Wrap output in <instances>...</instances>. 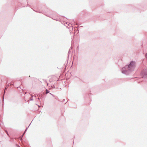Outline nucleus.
I'll list each match as a JSON object with an SVG mask.
<instances>
[{"mask_svg": "<svg viewBox=\"0 0 147 147\" xmlns=\"http://www.w3.org/2000/svg\"><path fill=\"white\" fill-rule=\"evenodd\" d=\"M29 77H30V76Z\"/></svg>", "mask_w": 147, "mask_h": 147, "instance_id": "30", "label": "nucleus"}, {"mask_svg": "<svg viewBox=\"0 0 147 147\" xmlns=\"http://www.w3.org/2000/svg\"><path fill=\"white\" fill-rule=\"evenodd\" d=\"M23 135H22V136H20V140L22 141V137Z\"/></svg>", "mask_w": 147, "mask_h": 147, "instance_id": "9", "label": "nucleus"}, {"mask_svg": "<svg viewBox=\"0 0 147 147\" xmlns=\"http://www.w3.org/2000/svg\"><path fill=\"white\" fill-rule=\"evenodd\" d=\"M7 135L8 136H9V137H10L9 136V134H8V132L7 131Z\"/></svg>", "mask_w": 147, "mask_h": 147, "instance_id": "15", "label": "nucleus"}, {"mask_svg": "<svg viewBox=\"0 0 147 147\" xmlns=\"http://www.w3.org/2000/svg\"><path fill=\"white\" fill-rule=\"evenodd\" d=\"M45 15L47 16H48V17H49L51 18H52L53 19V20H57L55 19H53V18H52L50 16H49L48 14H45Z\"/></svg>", "mask_w": 147, "mask_h": 147, "instance_id": "5", "label": "nucleus"}, {"mask_svg": "<svg viewBox=\"0 0 147 147\" xmlns=\"http://www.w3.org/2000/svg\"><path fill=\"white\" fill-rule=\"evenodd\" d=\"M70 24H71H71L69 23L68 24V25L69 26Z\"/></svg>", "mask_w": 147, "mask_h": 147, "instance_id": "22", "label": "nucleus"}, {"mask_svg": "<svg viewBox=\"0 0 147 147\" xmlns=\"http://www.w3.org/2000/svg\"><path fill=\"white\" fill-rule=\"evenodd\" d=\"M51 87H52L53 88H55V86L53 85V86H51Z\"/></svg>", "mask_w": 147, "mask_h": 147, "instance_id": "12", "label": "nucleus"}, {"mask_svg": "<svg viewBox=\"0 0 147 147\" xmlns=\"http://www.w3.org/2000/svg\"><path fill=\"white\" fill-rule=\"evenodd\" d=\"M145 57L147 59V53L146 54Z\"/></svg>", "mask_w": 147, "mask_h": 147, "instance_id": "14", "label": "nucleus"}, {"mask_svg": "<svg viewBox=\"0 0 147 147\" xmlns=\"http://www.w3.org/2000/svg\"><path fill=\"white\" fill-rule=\"evenodd\" d=\"M16 146L17 147H20L19 145L18 144H16Z\"/></svg>", "mask_w": 147, "mask_h": 147, "instance_id": "13", "label": "nucleus"}, {"mask_svg": "<svg viewBox=\"0 0 147 147\" xmlns=\"http://www.w3.org/2000/svg\"><path fill=\"white\" fill-rule=\"evenodd\" d=\"M10 138L12 140V141H14V138H10Z\"/></svg>", "mask_w": 147, "mask_h": 147, "instance_id": "11", "label": "nucleus"}, {"mask_svg": "<svg viewBox=\"0 0 147 147\" xmlns=\"http://www.w3.org/2000/svg\"><path fill=\"white\" fill-rule=\"evenodd\" d=\"M141 74L143 76V78H147V68L144 69L141 72Z\"/></svg>", "mask_w": 147, "mask_h": 147, "instance_id": "3", "label": "nucleus"}, {"mask_svg": "<svg viewBox=\"0 0 147 147\" xmlns=\"http://www.w3.org/2000/svg\"><path fill=\"white\" fill-rule=\"evenodd\" d=\"M91 93H89V96H90V95H91Z\"/></svg>", "mask_w": 147, "mask_h": 147, "instance_id": "20", "label": "nucleus"}, {"mask_svg": "<svg viewBox=\"0 0 147 147\" xmlns=\"http://www.w3.org/2000/svg\"><path fill=\"white\" fill-rule=\"evenodd\" d=\"M66 24H67V22L66 23Z\"/></svg>", "mask_w": 147, "mask_h": 147, "instance_id": "29", "label": "nucleus"}, {"mask_svg": "<svg viewBox=\"0 0 147 147\" xmlns=\"http://www.w3.org/2000/svg\"><path fill=\"white\" fill-rule=\"evenodd\" d=\"M121 73L126 75L129 74V64L126 65L121 69Z\"/></svg>", "mask_w": 147, "mask_h": 147, "instance_id": "2", "label": "nucleus"}, {"mask_svg": "<svg viewBox=\"0 0 147 147\" xmlns=\"http://www.w3.org/2000/svg\"><path fill=\"white\" fill-rule=\"evenodd\" d=\"M55 99H56V100H57V99H58V98L57 97H55Z\"/></svg>", "mask_w": 147, "mask_h": 147, "instance_id": "16", "label": "nucleus"}, {"mask_svg": "<svg viewBox=\"0 0 147 147\" xmlns=\"http://www.w3.org/2000/svg\"><path fill=\"white\" fill-rule=\"evenodd\" d=\"M38 96V99L39 100H40L44 102L45 97L46 96V95H45L44 97V94H40L39 95V96Z\"/></svg>", "mask_w": 147, "mask_h": 147, "instance_id": "4", "label": "nucleus"}, {"mask_svg": "<svg viewBox=\"0 0 147 147\" xmlns=\"http://www.w3.org/2000/svg\"><path fill=\"white\" fill-rule=\"evenodd\" d=\"M136 66V62L133 61H131L129 63V72L133 71L135 69Z\"/></svg>", "mask_w": 147, "mask_h": 147, "instance_id": "1", "label": "nucleus"}, {"mask_svg": "<svg viewBox=\"0 0 147 147\" xmlns=\"http://www.w3.org/2000/svg\"><path fill=\"white\" fill-rule=\"evenodd\" d=\"M67 28H69L68 27H67Z\"/></svg>", "mask_w": 147, "mask_h": 147, "instance_id": "31", "label": "nucleus"}, {"mask_svg": "<svg viewBox=\"0 0 147 147\" xmlns=\"http://www.w3.org/2000/svg\"><path fill=\"white\" fill-rule=\"evenodd\" d=\"M51 95H52L53 94H52L51 93H49Z\"/></svg>", "mask_w": 147, "mask_h": 147, "instance_id": "24", "label": "nucleus"}, {"mask_svg": "<svg viewBox=\"0 0 147 147\" xmlns=\"http://www.w3.org/2000/svg\"><path fill=\"white\" fill-rule=\"evenodd\" d=\"M31 123H30V125H29L28 126L29 127V126L30 125Z\"/></svg>", "mask_w": 147, "mask_h": 147, "instance_id": "27", "label": "nucleus"}, {"mask_svg": "<svg viewBox=\"0 0 147 147\" xmlns=\"http://www.w3.org/2000/svg\"><path fill=\"white\" fill-rule=\"evenodd\" d=\"M53 97H55V95H54L53 94H52V95Z\"/></svg>", "mask_w": 147, "mask_h": 147, "instance_id": "19", "label": "nucleus"}, {"mask_svg": "<svg viewBox=\"0 0 147 147\" xmlns=\"http://www.w3.org/2000/svg\"><path fill=\"white\" fill-rule=\"evenodd\" d=\"M76 24L77 25H78V24L76 23Z\"/></svg>", "mask_w": 147, "mask_h": 147, "instance_id": "26", "label": "nucleus"}, {"mask_svg": "<svg viewBox=\"0 0 147 147\" xmlns=\"http://www.w3.org/2000/svg\"><path fill=\"white\" fill-rule=\"evenodd\" d=\"M83 27V26H80V27Z\"/></svg>", "mask_w": 147, "mask_h": 147, "instance_id": "23", "label": "nucleus"}, {"mask_svg": "<svg viewBox=\"0 0 147 147\" xmlns=\"http://www.w3.org/2000/svg\"><path fill=\"white\" fill-rule=\"evenodd\" d=\"M53 97H55V95H54L53 94H52V95Z\"/></svg>", "mask_w": 147, "mask_h": 147, "instance_id": "18", "label": "nucleus"}, {"mask_svg": "<svg viewBox=\"0 0 147 147\" xmlns=\"http://www.w3.org/2000/svg\"><path fill=\"white\" fill-rule=\"evenodd\" d=\"M33 100V99L32 98L30 99V100Z\"/></svg>", "mask_w": 147, "mask_h": 147, "instance_id": "17", "label": "nucleus"}, {"mask_svg": "<svg viewBox=\"0 0 147 147\" xmlns=\"http://www.w3.org/2000/svg\"><path fill=\"white\" fill-rule=\"evenodd\" d=\"M7 88L6 87H5V91H4V94L3 96V100H4V95H5V91H6V90H7Z\"/></svg>", "mask_w": 147, "mask_h": 147, "instance_id": "6", "label": "nucleus"}, {"mask_svg": "<svg viewBox=\"0 0 147 147\" xmlns=\"http://www.w3.org/2000/svg\"><path fill=\"white\" fill-rule=\"evenodd\" d=\"M28 127H29V126H28L27 128H26V129H25L24 132V134L27 131V129L28 128Z\"/></svg>", "mask_w": 147, "mask_h": 147, "instance_id": "10", "label": "nucleus"}, {"mask_svg": "<svg viewBox=\"0 0 147 147\" xmlns=\"http://www.w3.org/2000/svg\"><path fill=\"white\" fill-rule=\"evenodd\" d=\"M34 10L36 11V12H38V13H42V14H45V13H42L41 11H35Z\"/></svg>", "mask_w": 147, "mask_h": 147, "instance_id": "7", "label": "nucleus"}, {"mask_svg": "<svg viewBox=\"0 0 147 147\" xmlns=\"http://www.w3.org/2000/svg\"><path fill=\"white\" fill-rule=\"evenodd\" d=\"M37 105L39 107H40V106H39V105Z\"/></svg>", "mask_w": 147, "mask_h": 147, "instance_id": "25", "label": "nucleus"}, {"mask_svg": "<svg viewBox=\"0 0 147 147\" xmlns=\"http://www.w3.org/2000/svg\"><path fill=\"white\" fill-rule=\"evenodd\" d=\"M65 100V99H63V101H62V102H63Z\"/></svg>", "mask_w": 147, "mask_h": 147, "instance_id": "21", "label": "nucleus"}, {"mask_svg": "<svg viewBox=\"0 0 147 147\" xmlns=\"http://www.w3.org/2000/svg\"><path fill=\"white\" fill-rule=\"evenodd\" d=\"M46 94H47L48 93H49V91L47 89H46Z\"/></svg>", "mask_w": 147, "mask_h": 147, "instance_id": "8", "label": "nucleus"}, {"mask_svg": "<svg viewBox=\"0 0 147 147\" xmlns=\"http://www.w3.org/2000/svg\"><path fill=\"white\" fill-rule=\"evenodd\" d=\"M41 100H40V102H41Z\"/></svg>", "mask_w": 147, "mask_h": 147, "instance_id": "28", "label": "nucleus"}]
</instances>
